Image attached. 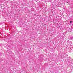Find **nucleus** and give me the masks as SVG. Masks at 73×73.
Instances as JSON below:
<instances>
[{
	"label": "nucleus",
	"mask_w": 73,
	"mask_h": 73,
	"mask_svg": "<svg viewBox=\"0 0 73 73\" xmlns=\"http://www.w3.org/2000/svg\"><path fill=\"white\" fill-rule=\"evenodd\" d=\"M72 21H70V23H72Z\"/></svg>",
	"instance_id": "1"
}]
</instances>
